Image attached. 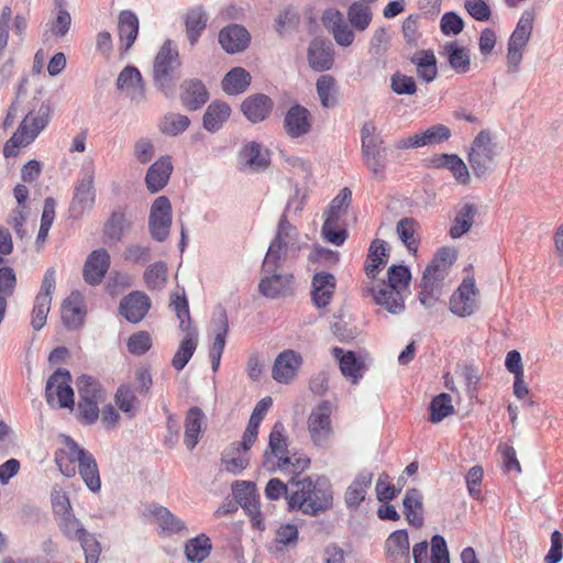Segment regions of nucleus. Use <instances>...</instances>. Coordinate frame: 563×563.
Masks as SVG:
<instances>
[{"label":"nucleus","instance_id":"obj_1","mask_svg":"<svg viewBox=\"0 0 563 563\" xmlns=\"http://www.w3.org/2000/svg\"><path fill=\"white\" fill-rule=\"evenodd\" d=\"M369 3L354 1L346 11L347 21L342 12L335 9L324 11L322 23L331 32L335 43L340 46H350L353 44L354 31L364 32L373 20V11Z\"/></svg>","mask_w":563,"mask_h":563},{"label":"nucleus","instance_id":"obj_2","mask_svg":"<svg viewBox=\"0 0 563 563\" xmlns=\"http://www.w3.org/2000/svg\"><path fill=\"white\" fill-rule=\"evenodd\" d=\"M289 509L301 510L306 515L316 516L332 505V490L325 477L313 479L306 476L290 481Z\"/></svg>","mask_w":563,"mask_h":563},{"label":"nucleus","instance_id":"obj_3","mask_svg":"<svg viewBox=\"0 0 563 563\" xmlns=\"http://www.w3.org/2000/svg\"><path fill=\"white\" fill-rule=\"evenodd\" d=\"M301 249L299 233L285 213L279 218L277 232L272 240L263 261V273H271L284 266L289 260L295 258Z\"/></svg>","mask_w":563,"mask_h":563},{"label":"nucleus","instance_id":"obj_4","mask_svg":"<svg viewBox=\"0 0 563 563\" xmlns=\"http://www.w3.org/2000/svg\"><path fill=\"white\" fill-rule=\"evenodd\" d=\"M361 143L364 164L376 178H384L387 166V150L373 121H366L363 124Z\"/></svg>","mask_w":563,"mask_h":563},{"label":"nucleus","instance_id":"obj_5","mask_svg":"<svg viewBox=\"0 0 563 563\" xmlns=\"http://www.w3.org/2000/svg\"><path fill=\"white\" fill-rule=\"evenodd\" d=\"M499 152L500 148L494 141L492 132L489 130H482L473 140L467 155V161L474 175L481 178L492 173Z\"/></svg>","mask_w":563,"mask_h":563},{"label":"nucleus","instance_id":"obj_6","mask_svg":"<svg viewBox=\"0 0 563 563\" xmlns=\"http://www.w3.org/2000/svg\"><path fill=\"white\" fill-rule=\"evenodd\" d=\"M180 65L178 51L173 46L172 41H166L153 63L154 85L166 96L173 91L174 82L179 78Z\"/></svg>","mask_w":563,"mask_h":563},{"label":"nucleus","instance_id":"obj_7","mask_svg":"<svg viewBox=\"0 0 563 563\" xmlns=\"http://www.w3.org/2000/svg\"><path fill=\"white\" fill-rule=\"evenodd\" d=\"M77 389L79 419L85 424H92L99 418V406L106 401V391L95 378L87 375L78 377Z\"/></svg>","mask_w":563,"mask_h":563},{"label":"nucleus","instance_id":"obj_8","mask_svg":"<svg viewBox=\"0 0 563 563\" xmlns=\"http://www.w3.org/2000/svg\"><path fill=\"white\" fill-rule=\"evenodd\" d=\"M51 119V108L47 103H42L36 111H30L16 132L8 141L4 146L5 156L9 155V145L12 144L14 147L27 146L31 144L36 136L47 126Z\"/></svg>","mask_w":563,"mask_h":563},{"label":"nucleus","instance_id":"obj_9","mask_svg":"<svg viewBox=\"0 0 563 563\" xmlns=\"http://www.w3.org/2000/svg\"><path fill=\"white\" fill-rule=\"evenodd\" d=\"M67 455L71 463L78 464V472L87 488L92 493L100 492L101 479L93 455L73 439L66 440Z\"/></svg>","mask_w":563,"mask_h":563},{"label":"nucleus","instance_id":"obj_10","mask_svg":"<svg viewBox=\"0 0 563 563\" xmlns=\"http://www.w3.org/2000/svg\"><path fill=\"white\" fill-rule=\"evenodd\" d=\"M70 382V373L65 368H57L48 377L45 387V397L49 406H54L56 402L60 408L73 409L75 402Z\"/></svg>","mask_w":563,"mask_h":563},{"label":"nucleus","instance_id":"obj_11","mask_svg":"<svg viewBox=\"0 0 563 563\" xmlns=\"http://www.w3.org/2000/svg\"><path fill=\"white\" fill-rule=\"evenodd\" d=\"M331 415L332 404L323 400L308 417V431L312 442L318 446H324L333 434Z\"/></svg>","mask_w":563,"mask_h":563},{"label":"nucleus","instance_id":"obj_12","mask_svg":"<svg viewBox=\"0 0 563 563\" xmlns=\"http://www.w3.org/2000/svg\"><path fill=\"white\" fill-rule=\"evenodd\" d=\"M172 227V205L166 196L157 197L151 206L148 216V230L151 236L157 241H165Z\"/></svg>","mask_w":563,"mask_h":563},{"label":"nucleus","instance_id":"obj_13","mask_svg":"<svg viewBox=\"0 0 563 563\" xmlns=\"http://www.w3.org/2000/svg\"><path fill=\"white\" fill-rule=\"evenodd\" d=\"M478 290L473 278L462 282L450 299V310L459 317H467L478 309Z\"/></svg>","mask_w":563,"mask_h":563},{"label":"nucleus","instance_id":"obj_14","mask_svg":"<svg viewBox=\"0 0 563 563\" xmlns=\"http://www.w3.org/2000/svg\"><path fill=\"white\" fill-rule=\"evenodd\" d=\"M235 504H239L251 517L254 526L261 525V510L256 486L252 482L238 481L232 485Z\"/></svg>","mask_w":563,"mask_h":563},{"label":"nucleus","instance_id":"obj_15","mask_svg":"<svg viewBox=\"0 0 563 563\" xmlns=\"http://www.w3.org/2000/svg\"><path fill=\"white\" fill-rule=\"evenodd\" d=\"M96 192L93 188V176H85L75 187V192L69 207L70 217L78 219L90 212L93 208Z\"/></svg>","mask_w":563,"mask_h":563},{"label":"nucleus","instance_id":"obj_16","mask_svg":"<svg viewBox=\"0 0 563 563\" xmlns=\"http://www.w3.org/2000/svg\"><path fill=\"white\" fill-rule=\"evenodd\" d=\"M284 129L290 139H298L309 134L312 129L310 111L298 103L291 106L285 114Z\"/></svg>","mask_w":563,"mask_h":563},{"label":"nucleus","instance_id":"obj_17","mask_svg":"<svg viewBox=\"0 0 563 563\" xmlns=\"http://www.w3.org/2000/svg\"><path fill=\"white\" fill-rule=\"evenodd\" d=\"M302 364V356L294 350L280 352L274 361L272 368L273 378L282 384L290 383L297 375Z\"/></svg>","mask_w":563,"mask_h":563},{"label":"nucleus","instance_id":"obj_18","mask_svg":"<svg viewBox=\"0 0 563 563\" xmlns=\"http://www.w3.org/2000/svg\"><path fill=\"white\" fill-rule=\"evenodd\" d=\"M117 88L123 91L132 102L145 100V87L140 70L134 66H125L117 79Z\"/></svg>","mask_w":563,"mask_h":563},{"label":"nucleus","instance_id":"obj_19","mask_svg":"<svg viewBox=\"0 0 563 563\" xmlns=\"http://www.w3.org/2000/svg\"><path fill=\"white\" fill-rule=\"evenodd\" d=\"M449 267L445 264L431 263L426 267L421 280V291L419 294V300L421 305L430 307L433 303V291L438 288L439 284L448 275Z\"/></svg>","mask_w":563,"mask_h":563},{"label":"nucleus","instance_id":"obj_20","mask_svg":"<svg viewBox=\"0 0 563 563\" xmlns=\"http://www.w3.org/2000/svg\"><path fill=\"white\" fill-rule=\"evenodd\" d=\"M264 276L258 283V291L266 298L276 299L286 297L291 292L292 275L280 274L277 271L263 273Z\"/></svg>","mask_w":563,"mask_h":563},{"label":"nucleus","instance_id":"obj_21","mask_svg":"<svg viewBox=\"0 0 563 563\" xmlns=\"http://www.w3.org/2000/svg\"><path fill=\"white\" fill-rule=\"evenodd\" d=\"M110 267V254L106 249L92 251L84 265L82 276L87 284L99 285Z\"/></svg>","mask_w":563,"mask_h":563},{"label":"nucleus","instance_id":"obj_22","mask_svg":"<svg viewBox=\"0 0 563 563\" xmlns=\"http://www.w3.org/2000/svg\"><path fill=\"white\" fill-rule=\"evenodd\" d=\"M371 295L376 305L384 307L389 313L399 314L405 310L404 294L400 290L377 284L365 290Z\"/></svg>","mask_w":563,"mask_h":563},{"label":"nucleus","instance_id":"obj_23","mask_svg":"<svg viewBox=\"0 0 563 563\" xmlns=\"http://www.w3.org/2000/svg\"><path fill=\"white\" fill-rule=\"evenodd\" d=\"M333 45L329 40L316 37L308 47V63L316 71H324L333 66Z\"/></svg>","mask_w":563,"mask_h":563},{"label":"nucleus","instance_id":"obj_24","mask_svg":"<svg viewBox=\"0 0 563 563\" xmlns=\"http://www.w3.org/2000/svg\"><path fill=\"white\" fill-rule=\"evenodd\" d=\"M251 42L249 31L240 24H230L223 27L219 33V43L229 54L241 53L245 51Z\"/></svg>","mask_w":563,"mask_h":563},{"label":"nucleus","instance_id":"obj_25","mask_svg":"<svg viewBox=\"0 0 563 563\" xmlns=\"http://www.w3.org/2000/svg\"><path fill=\"white\" fill-rule=\"evenodd\" d=\"M269 165L268 152L256 142L245 144L239 154L241 170L261 172Z\"/></svg>","mask_w":563,"mask_h":563},{"label":"nucleus","instance_id":"obj_26","mask_svg":"<svg viewBox=\"0 0 563 563\" xmlns=\"http://www.w3.org/2000/svg\"><path fill=\"white\" fill-rule=\"evenodd\" d=\"M151 307L150 298L141 291H133L123 297L120 302V313L132 323L140 322Z\"/></svg>","mask_w":563,"mask_h":563},{"label":"nucleus","instance_id":"obj_27","mask_svg":"<svg viewBox=\"0 0 563 563\" xmlns=\"http://www.w3.org/2000/svg\"><path fill=\"white\" fill-rule=\"evenodd\" d=\"M410 543L404 529L391 532L385 541L386 556L389 563H410Z\"/></svg>","mask_w":563,"mask_h":563},{"label":"nucleus","instance_id":"obj_28","mask_svg":"<svg viewBox=\"0 0 563 563\" xmlns=\"http://www.w3.org/2000/svg\"><path fill=\"white\" fill-rule=\"evenodd\" d=\"M172 157L168 155L159 157L150 166L145 176L146 188L155 194L162 190L168 183L173 173Z\"/></svg>","mask_w":563,"mask_h":563},{"label":"nucleus","instance_id":"obj_29","mask_svg":"<svg viewBox=\"0 0 563 563\" xmlns=\"http://www.w3.org/2000/svg\"><path fill=\"white\" fill-rule=\"evenodd\" d=\"M273 100L264 93L247 97L241 103V111L252 123L264 121L273 110Z\"/></svg>","mask_w":563,"mask_h":563},{"label":"nucleus","instance_id":"obj_30","mask_svg":"<svg viewBox=\"0 0 563 563\" xmlns=\"http://www.w3.org/2000/svg\"><path fill=\"white\" fill-rule=\"evenodd\" d=\"M285 427L282 422H276L272 428L268 440V448L265 451V456L268 454L278 459V467L280 470L288 468V443L287 437L284 434Z\"/></svg>","mask_w":563,"mask_h":563},{"label":"nucleus","instance_id":"obj_31","mask_svg":"<svg viewBox=\"0 0 563 563\" xmlns=\"http://www.w3.org/2000/svg\"><path fill=\"white\" fill-rule=\"evenodd\" d=\"M180 100L188 110H198L209 99V93L199 79L185 80L181 86Z\"/></svg>","mask_w":563,"mask_h":563},{"label":"nucleus","instance_id":"obj_32","mask_svg":"<svg viewBox=\"0 0 563 563\" xmlns=\"http://www.w3.org/2000/svg\"><path fill=\"white\" fill-rule=\"evenodd\" d=\"M86 311L78 292H71L62 305V320L69 330H77L84 324Z\"/></svg>","mask_w":563,"mask_h":563},{"label":"nucleus","instance_id":"obj_33","mask_svg":"<svg viewBox=\"0 0 563 563\" xmlns=\"http://www.w3.org/2000/svg\"><path fill=\"white\" fill-rule=\"evenodd\" d=\"M131 220L121 210H114L103 225V240L108 245L117 244L130 230Z\"/></svg>","mask_w":563,"mask_h":563},{"label":"nucleus","instance_id":"obj_34","mask_svg":"<svg viewBox=\"0 0 563 563\" xmlns=\"http://www.w3.org/2000/svg\"><path fill=\"white\" fill-rule=\"evenodd\" d=\"M205 413L199 407H191L185 419L184 443L188 450H194L199 442L205 426Z\"/></svg>","mask_w":563,"mask_h":563},{"label":"nucleus","instance_id":"obj_35","mask_svg":"<svg viewBox=\"0 0 563 563\" xmlns=\"http://www.w3.org/2000/svg\"><path fill=\"white\" fill-rule=\"evenodd\" d=\"M335 358L339 360L340 371L342 375L350 379L352 384H357L360 379L363 377V373L365 369V365L362 361H360L355 353L349 351L343 353V350L340 347H334L332 350Z\"/></svg>","mask_w":563,"mask_h":563},{"label":"nucleus","instance_id":"obj_36","mask_svg":"<svg viewBox=\"0 0 563 563\" xmlns=\"http://www.w3.org/2000/svg\"><path fill=\"white\" fill-rule=\"evenodd\" d=\"M186 329L187 330H181L185 332V336L180 341L179 346L172 360V365L177 371H181L187 365L198 344L197 329L189 325Z\"/></svg>","mask_w":563,"mask_h":563},{"label":"nucleus","instance_id":"obj_37","mask_svg":"<svg viewBox=\"0 0 563 563\" xmlns=\"http://www.w3.org/2000/svg\"><path fill=\"white\" fill-rule=\"evenodd\" d=\"M312 300L319 308L325 307L334 292L335 278L330 273H318L312 279Z\"/></svg>","mask_w":563,"mask_h":563},{"label":"nucleus","instance_id":"obj_38","mask_svg":"<svg viewBox=\"0 0 563 563\" xmlns=\"http://www.w3.org/2000/svg\"><path fill=\"white\" fill-rule=\"evenodd\" d=\"M405 516L409 525L421 528L423 526V504L422 494L417 488H410L406 492L402 500Z\"/></svg>","mask_w":563,"mask_h":563},{"label":"nucleus","instance_id":"obj_39","mask_svg":"<svg viewBox=\"0 0 563 563\" xmlns=\"http://www.w3.org/2000/svg\"><path fill=\"white\" fill-rule=\"evenodd\" d=\"M417 66V76L426 82L433 81L438 76L437 57L431 49H421L411 57Z\"/></svg>","mask_w":563,"mask_h":563},{"label":"nucleus","instance_id":"obj_40","mask_svg":"<svg viewBox=\"0 0 563 563\" xmlns=\"http://www.w3.org/2000/svg\"><path fill=\"white\" fill-rule=\"evenodd\" d=\"M208 14L201 5L189 9L185 15V26L188 41L195 45L207 26Z\"/></svg>","mask_w":563,"mask_h":563},{"label":"nucleus","instance_id":"obj_41","mask_svg":"<svg viewBox=\"0 0 563 563\" xmlns=\"http://www.w3.org/2000/svg\"><path fill=\"white\" fill-rule=\"evenodd\" d=\"M119 36L121 43H124L122 49L126 52L135 42L139 34V19L129 10H124L119 15Z\"/></svg>","mask_w":563,"mask_h":563},{"label":"nucleus","instance_id":"obj_42","mask_svg":"<svg viewBox=\"0 0 563 563\" xmlns=\"http://www.w3.org/2000/svg\"><path fill=\"white\" fill-rule=\"evenodd\" d=\"M372 481L373 473L369 471H362L355 477L345 493V503L347 507H357L364 500L366 490L372 485Z\"/></svg>","mask_w":563,"mask_h":563},{"label":"nucleus","instance_id":"obj_43","mask_svg":"<svg viewBox=\"0 0 563 563\" xmlns=\"http://www.w3.org/2000/svg\"><path fill=\"white\" fill-rule=\"evenodd\" d=\"M151 512L161 528V534L172 536L186 531L185 522L174 516L167 508L163 506H154Z\"/></svg>","mask_w":563,"mask_h":563},{"label":"nucleus","instance_id":"obj_44","mask_svg":"<svg viewBox=\"0 0 563 563\" xmlns=\"http://www.w3.org/2000/svg\"><path fill=\"white\" fill-rule=\"evenodd\" d=\"M231 108L222 101L211 102L203 114V128L209 132H216L222 128L229 119Z\"/></svg>","mask_w":563,"mask_h":563},{"label":"nucleus","instance_id":"obj_45","mask_svg":"<svg viewBox=\"0 0 563 563\" xmlns=\"http://www.w3.org/2000/svg\"><path fill=\"white\" fill-rule=\"evenodd\" d=\"M211 549L210 538L201 533L186 542L185 555L190 563H202L209 556Z\"/></svg>","mask_w":563,"mask_h":563},{"label":"nucleus","instance_id":"obj_46","mask_svg":"<svg viewBox=\"0 0 563 563\" xmlns=\"http://www.w3.org/2000/svg\"><path fill=\"white\" fill-rule=\"evenodd\" d=\"M419 223L413 218H402L396 225V232L410 253H417L419 244Z\"/></svg>","mask_w":563,"mask_h":563},{"label":"nucleus","instance_id":"obj_47","mask_svg":"<svg viewBox=\"0 0 563 563\" xmlns=\"http://www.w3.org/2000/svg\"><path fill=\"white\" fill-rule=\"evenodd\" d=\"M251 84V75L242 67H234L222 79V89L228 95L244 92Z\"/></svg>","mask_w":563,"mask_h":563},{"label":"nucleus","instance_id":"obj_48","mask_svg":"<svg viewBox=\"0 0 563 563\" xmlns=\"http://www.w3.org/2000/svg\"><path fill=\"white\" fill-rule=\"evenodd\" d=\"M477 209L472 203H464L457 211L453 224L450 229V235L453 239H459L463 234L467 233L474 223V218Z\"/></svg>","mask_w":563,"mask_h":563},{"label":"nucleus","instance_id":"obj_49","mask_svg":"<svg viewBox=\"0 0 563 563\" xmlns=\"http://www.w3.org/2000/svg\"><path fill=\"white\" fill-rule=\"evenodd\" d=\"M534 13L531 10H526L521 14L515 31L512 32L508 44L526 47L528 44L532 29H533Z\"/></svg>","mask_w":563,"mask_h":563},{"label":"nucleus","instance_id":"obj_50","mask_svg":"<svg viewBox=\"0 0 563 563\" xmlns=\"http://www.w3.org/2000/svg\"><path fill=\"white\" fill-rule=\"evenodd\" d=\"M444 52L450 66L459 74L470 70L471 58L465 47L459 46L455 42L446 43Z\"/></svg>","mask_w":563,"mask_h":563},{"label":"nucleus","instance_id":"obj_51","mask_svg":"<svg viewBox=\"0 0 563 563\" xmlns=\"http://www.w3.org/2000/svg\"><path fill=\"white\" fill-rule=\"evenodd\" d=\"M189 125L190 120L187 115L169 112L162 118L158 129L165 135L177 136L185 132Z\"/></svg>","mask_w":563,"mask_h":563},{"label":"nucleus","instance_id":"obj_52","mask_svg":"<svg viewBox=\"0 0 563 563\" xmlns=\"http://www.w3.org/2000/svg\"><path fill=\"white\" fill-rule=\"evenodd\" d=\"M317 93L323 108H333L336 104L335 79L331 75H322L318 78Z\"/></svg>","mask_w":563,"mask_h":563},{"label":"nucleus","instance_id":"obj_53","mask_svg":"<svg viewBox=\"0 0 563 563\" xmlns=\"http://www.w3.org/2000/svg\"><path fill=\"white\" fill-rule=\"evenodd\" d=\"M429 410L431 422L438 423L442 421L454 411L451 396L446 393L435 396L429 405Z\"/></svg>","mask_w":563,"mask_h":563},{"label":"nucleus","instance_id":"obj_54","mask_svg":"<svg viewBox=\"0 0 563 563\" xmlns=\"http://www.w3.org/2000/svg\"><path fill=\"white\" fill-rule=\"evenodd\" d=\"M410 278L411 274L406 266L391 265L388 268V280L379 284L406 292Z\"/></svg>","mask_w":563,"mask_h":563},{"label":"nucleus","instance_id":"obj_55","mask_svg":"<svg viewBox=\"0 0 563 563\" xmlns=\"http://www.w3.org/2000/svg\"><path fill=\"white\" fill-rule=\"evenodd\" d=\"M52 298H48L47 295L36 296L34 300V307L32 310V328L35 331L41 330L47 319V314L51 309Z\"/></svg>","mask_w":563,"mask_h":563},{"label":"nucleus","instance_id":"obj_56","mask_svg":"<svg viewBox=\"0 0 563 563\" xmlns=\"http://www.w3.org/2000/svg\"><path fill=\"white\" fill-rule=\"evenodd\" d=\"M450 136V129L443 124L432 125L428 128L426 131L418 133L421 147L442 143L446 141Z\"/></svg>","mask_w":563,"mask_h":563},{"label":"nucleus","instance_id":"obj_57","mask_svg":"<svg viewBox=\"0 0 563 563\" xmlns=\"http://www.w3.org/2000/svg\"><path fill=\"white\" fill-rule=\"evenodd\" d=\"M167 279V266L164 262L150 265L144 273V280L148 288L161 289Z\"/></svg>","mask_w":563,"mask_h":563},{"label":"nucleus","instance_id":"obj_58","mask_svg":"<svg viewBox=\"0 0 563 563\" xmlns=\"http://www.w3.org/2000/svg\"><path fill=\"white\" fill-rule=\"evenodd\" d=\"M351 198L352 191L347 187L341 189L325 211V219L340 220L341 214L344 213L350 206Z\"/></svg>","mask_w":563,"mask_h":563},{"label":"nucleus","instance_id":"obj_59","mask_svg":"<svg viewBox=\"0 0 563 563\" xmlns=\"http://www.w3.org/2000/svg\"><path fill=\"white\" fill-rule=\"evenodd\" d=\"M390 36L385 27L375 30L371 41L368 53L375 57L380 58L386 54L389 48Z\"/></svg>","mask_w":563,"mask_h":563},{"label":"nucleus","instance_id":"obj_60","mask_svg":"<svg viewBox=\"0 0 563 563\" xmlns=\"http://www.w3.org/2000/svg\"><path fill=\"white\" fill-rule=\"evenodd\" d=\"M340 220L325 219L321 229L323 238L336 246L344 243L347 238V232L340 228Z\"/></svg>","mask_w":563,"mask_h":563},{"label":"nucleus","instance_id":"obj_61","mask_svg":"<svg viewBox=\"0 0 563 563\" xmlns=\"http://www.w3.org/2000/svg\"><path fill=\"white\" fill-rule=\"evenodd\" d=\"M55 200L51 197L44 200L41 225L36 238L37 243L44 242L48 235V231L55 218Z\"/></svg>","mask_w":563,"mask_h":563},{"label":"nucleus","instance_id":"obj_62","mask_svg":"<svg viewBox=\"0 0 563 563\" xmlns=\"http://www.w3.org/2000/svg\"><path fill=\"white\" fill-rule=\"evenodd\" d=\"M58 526L63 533L69 539H79L87 531L73 512L58 518Z\"/></svg>","mask_w":563,"mask_h":563},{"label":"nucleus","instance_id":"obj_63","mask_svg":"<svg viewBox=\"0 0 563 563\" xmlns=\"http://www.w3.org/2000/svg\"><path fill=\"white\" fill-rule=\"evenodd\" d=\"M115 402L119 408L128 413L129 417H133L136 411V397L130 386H120L115 393Z\"/></svg>","mask_w":563,"mask_h":563},{"label":"nucleus","instance_id":"obj_64","mask_svg":"<svg viewBox=\"0 0 563 563\" xmlns=\"http://www.w3.org/2000/svg\"><path fill=\"white\" fill-rule=\"evenodd\" d=\"M430 563H450L446 542L444 538L439 534L431 538Z\"/></svg>","mask_w":563,"mask_h":563}]
</instances>
